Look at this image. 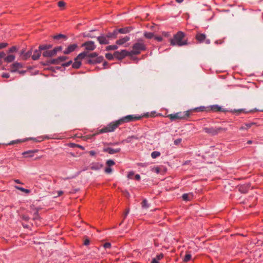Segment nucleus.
<instances>
[{"label":"nucleus","instance_id":"obj_1","mask_svg":"<svg viewBox=\"0 0 263 263\" xmlns=\"http://www.w3.org/2000/svg\"><path fill=\"white\" fill-rule=\"evenodd\" d=\"M143 117H150V115L149 114V113L147 112L146 114H145L142 116L136 115L126 116L120 119L119 120L116 121L115 122H112L110 123L106 126H105L102 128L101 129H99L97 133L93 134L92 136H93L98 134L114 132L120 125H121L125 123H128L140 120Z\"/></svg>","mask_w":263,"mask_h":263},{"label":"nucleus","instance_id":"obj_2","mask_svg":"<svg viewBox=\"0 0 263 263\" xmlns=\"http://www.w3.org/2000/svg\"><path fill=\"white\" fill-rule=\"evenodd\" d=\"M172 46H182L189 44L187 39L185 38V34L181 31L174 35L173 38L170 39Z\"/></svg>","mask_w":263,"mask_h":263},{"label":"nucleus","instance_id":"obj_3","mask_svg":"<svg viewBox=\"0 0 263 263\" xmlns=\"http://www.w3.org/2000/svg\"><path fill=\"white\" fill-rule=\"evenodd\" d=\"M146 50V46L143 40L139 39L132 46V50L129 51L130 55L139 54L141 51Z\"/></svg>","mask_w":263,"mask_h":263},{"label":"nucleus","instance_id":"obj_4","mask_svg":"<svg viewBox=\"0 0 263 263\" xmlns=\"http://www.w3.org/2000/svg\"><path fill=\"white\" fill-rule=\"evenodd\" d=\"M203 129L206 133L210 134L212 136H215L218 134L219 133L226 132L228 129L227 128H223L221 127H204Z\"/></svg>","mask_w":263,"mask_h":263},{"label":"nucleus","instance_id":"obj_5","mask_svg":"<svg viewBox=\"0 0 263 263\" xmlns=\"http://www.w3.org/2000/svg\"><path fill=\"white\" fill-rule=\"evenodd\" d=\"M30 208L34 212L32 220L35 221L36 226H39L41 224V217L39 214V209L35 208L33 205Z\"/></svg>","mask_w":263,"mask_h":263},{"label":"nucleus","instance_id":"obj_6","mask_svg":"<svg viewBox=\"0 0 263 263\" xmlns=\"http://www.w3.org/2000/svg\"><path fill=\"white\" fill-rule=\"evenodd\" d=\"M126 56H130L129 51L126 50H122L120 52L117 51L114 52V57L118 60H122Z\"/></svg>","mask_w":263,"mask_h":263},{"label":"nucleus","instance_id":"obj_7","mask_svg":"<svg viewBox=\"0 0 263 263\" xmlns=\"http://www.w3.org/2000/svg\"><path fill=\"white\" fill-rule=\"evenodd\" d=\"M196 40L200 43H203L205 41L206 44H209L211 41L209 39H206V35L203 33L198 32L195 36Z\"/></svg>","mask_w":263,"mask_h":263},{"label":"nucleus","instance_id":"obj_8","mask_svg":"<svg viewBox=\"0 0 263 263\" xmlns=\"http://www.w3.org/2000/svg\"><path fill=\"white\" fill-rule=\"evenodd\" d=\"M104 58L102 56L95 58H87L86 61V63L89 64H96L97 63H100L103 62Z\"/></svg>","mask_w":263,"mask_h":263},{"label":"nucleus","instance_id":"obj_9","mask_svg":"<svg viewBox=\"0 0 263 263\" xmlns=\"http://www.w3.org/2000/svg\"><path fill=\"white\" fill-rule=\"evenodd\" d=\"M82 47H85V49L87 51H92L96 48V45L93 41H90L84 43Z\"/></svg>","mask_w":263,"mask_h":263},{"label":"nucleus","instance_id":"obj_10","mask_svg":"<svg viewBox=\"0 0 263 263\" xmlns=\"http://www.w3.org/2000/svg\"><path fill=\"white\" fill-rule=\"evenodd\" d=\"M97 40L99 43L101 45H107L109 43L108 37L106 35L104 34H101L100 36L97 37Z\"/></svg>","mask_w":263,"mask_h":263},{"label":"nucleus","instance_id":"obj_11","mask_svg":"<svg viewBox=\"0 0 263 263\" xmlns=\"http://www.w3.org/2000/svg\"><path fill=\"white\" fill-rule=\"evenodd\" d=\"M78 45L77 44H73L69 45L67 48L63 51L64 54H69L73 52L77 48Z\"/></svg>","mask_w":263,"mask_h":263},{"label":"nucleus","instance_id":"obj_12","mask_svg":"<svg viewBox=\"0 0 263 263\" xmlns=\"http://www.w3.org/2000/svg\"><path fill=\"white\" fill-rule=\"evenodd\" d=\"M177 114L178 115V117H179L180 120H185L190 117L191 115V111L189 110L183 112H177Z\"/></svg>","mask_w":263,"mask_h":263},{"label":"nucleus","instance_id":"obj_13","mask_svg":"<svg viewBox=\"0 0 263 263\" xmlns=\"http://www.w3.org/2000/svg\"><path fill=\"white\" fill-rule=\"evenodd\" d=\"M23 67V64L20 63L15 62L11 66L10 71L12 72L17 71L20 68Z\"/></svg>","mask_w":263,"mask_h":263},{"label":"nucleus","instance_id":"obj_14","mask_svg":"<svg viewBox=\"0 0 263 263\" xmlns=\"http://www.w3.org/2000/svg\"><path fill=\"white\" fill-rule=\"evenodd\" d=\"M121 151L120 148H112L111 147H107V148H104L103 149V151L104 152H107L109 153V154H114L116 153H119Z\"/></svg>","mask_w":263,"mask_h":263},{"label":"nucleus","instance_id":"obj_15","mask_svg":"<svg viewBox=\"0 0 263 263\" xmlns=\"http://www.w3.org/2000/svg\"><path fill=\"white\" fill-rule=\"evenodd\" d=\"M133 29L132 27H126L120 29H117L118 33H120L121 34H126L129 33Z\"/></svg>","mask_w":263,"mask_h":263},{"label":"nucleus","instance_id":"obj_16","mask_svg":"<svg viewBox=\"0 0 263 263\" xmlns=\"http://www.w3.org/2000/svg\"><path fill=\"white\" fill-rule=\"evenodd\" d=\"M56 55L55 50H46L43 52V56L44 57H52Z\"/></svg>","mask_w":263,"mask_h":263},{"label":"nucleus","instance_id":"obj_17","mask_svg":"<svg viewBox=\"0 0 263 263\" xmlns=\"http://www.w3.org/2000/svg\"><path fill=\"white\" fill-rule=\"evenodd\" d=\"M207 107H205L204 106H200L198 107H196L193 109H190V111H191V114L193 112H203L204 111H209V109H207Z\"/></svg>","mask_w":263,"mask_h":263},{"label":"nucleus","instance_id":"obj_18","mask_svg":"<svg viewBox=\"0 0 263 263\" xmlns=\"http://www.w3.org/2000/svg\"><path fill=\"white\" fill-rule=\"evenodd\" d=\"M41 50L39 48L38 50L36 49L33 51V53L31 56L33 60H37L39 59L41 54Z\"/></svg>","mask_w":263,"mask_h":263},{"label":"nucleus","instance_id":"obj_19","mask_svg":"<svg viewBox=\"0 0 263 263\" xmlns=\"http://www.w3.org/2000/svg\"><path fill=\"white\" fill-rule=\"evenodd\" d=\"M32 53V49L28 51L27 52L24 53V51L21 52V55H22V59L24 60L28 59L29 58L31 57Z\"/></svg>","mask_w":263,"mask_h":263},{"label":"nucleus","instance_id":"obj_20","mask_svg":"<svg viewBox=\"0 0 263 263\" xmlns=\"http://www.w3.org/2000/svg\"><path fill=\"white\" fill-rule=\"evenodd\" d=\"M130 37L128 36H126L122 39L117 40L116 44L119 45H122L125 43L126 42L129 41Z\"/></svg>","mask_w":263,"mask_h":263},{"label":"nucleus","instance_id":"obj_21","mask_svg":"<svg viewBox=\"0 0 263 263\" xmlns=\"http://www.w3.org/2000/svg\"><path fill=\"white\" fill-rule=\"evenodd\" d=\"M59 62L58 60V58L54 59H51L47 60L45 63H43V65H49L50 64H59Z\"/></svg>","mask_w":263,"mask_h":263},{"label":"nucleus","instance_id":"obj_22","mask_svg":"<svg viewBox=\"0 0 263 263\" xmlns=\"http://www.w3.org/2000/svg\"><path fill=\"white\" fill-rule=\"evenodd\" d=\"M209 110H211L213 111L217 112V111H221L224 112L225 110L224 109L222 108L220 106H218V105H214L211 106V108L209 109Z\"/></svg>","mask_w":263,"mask_h":263},{"label":"nucleus","instance_id":"obj_23","mask_svg":"<svg viewBox=\"0 0 263 263\" xmlns=\"http://www.w3.org/2000/svg\"><path fill=\"white\" fill-rule=\"evenodd\" d=\"M103 167V165L98 162L92 163L90 165L92 170H99Z\"/></svg>","mask_w":263,"mask_h":263},{"label":"nucleus","instance_id":"obj_24","mask_svg":"<svg viewBox=\"0 0 263 263\" xmlns=\"http://www.w3.org/2000/svg\"><path fill=\"white\" fill-rule=\"evenodd\" d=\"M118 34L117 30L116 29L112 32H108L106 35L108 39H116L117 37Z\"/></svg>","mask_w":263,"mask_h":263},{"label":"nucleus","instance_id":"obj_25","mask_svg":"<svg viewBox=\"0 0 263 263\" xmlns=\"http://www.w3.org/2000/svg\"><path fill=\"white\" fill-rule=\"evenodd\" d=\"M88 52L84 51L78 54V55L76 58V60H80L85 59L86 57L88 58Z\"/></svg>","mask_w":263,"mask_h":263},{"label":"nucleus","instance_id":"obj_26","mask_svg":"<svg viewBox=\"0 0 263 263\" xmlns=\"http://www.w3.org/2000/svg\"><path fill=\"white\" fill-rule=\"evenodd\" d=\"M249 186L247 184H243L238 187V190L241 193H246L248 192Z\"/></svg>","mask_w":263,"mask_h":263},{"label":"nucleus","instance_id":"obj_27","mask_svg":"<svg viewBox=\"0 0 263 263\" xmlns=\"http://www.w3.org/2000/svg\"><path fill=\"white\" fill-rule=\"evenodd\" d=\"M182 197L184 201H191L193 198V194L192 193L184 194L182 195Z\"/></svg>","mask_w":263,"mask_h":263},{"label":"nucleus","instance_id":"obj_28","mask_svg":"<svg viewBox=\"0 0 263 263\" xmlns=\"http://www.w3.org/2000/svg\"><path fill=\"white\" fill-rule=\"evenodd\" d=\"M38 152V150L35 149L33 151H28L26 152H24L23 153V155L25 157H31L33 156V154L34 153H36Z\"/></svg>","mask_w":263,"mask_h":263},{"label":"nucleus","instance_id":"obj_29","mask_svg":"<svg viewBox=\"0 0 263 263\" xmlns=\"http://www.w3.org/2000/svg\"><path fill=\"white\" fill-rule=\"evenodd\" d=\"M256 123L255 122H251L249 123H245L242 125L240 128V130L248 129L252 127L253 125H256Z\"/></svg>","mask_w":263,"mask_h":263},{"label":"nucleus","instance_id":"obj_30","mask_svg":"<svg viewBox=\"0 0 263 263\" xmlns=\"http://www.w3.org/2000/svg\"><path fill=\"white\" fill-rule=\"evenodd\" d=\"M164 257V255L162 253L156 256V257L153 259L151 263H159V260L162 259Z\"/></svg>","mask_w":263,"mask_h":263},{"label":"nucleus","instance_id":"obj_31","mask_svg":"<svg viewBox=\"0 0 263 263\" xmlns=\"http://www.w3.org/2000/svg\"><path fill=\"white\" fill-rule=\"evenodd\" d=\"M74 62L72 63V67L75 69H78L81 65V62L80 60H76V58L74 59Z\"/></svg>","mask_w":263,"mask_h":263},{"label":"nucleus","instance_id":"obj_32","mask_svg":"<svg viewBox=\"0 0 263 263\" xmlns=\"http://www.w3.org/2000/svg\"><path fill=\"white\" fill-rule=\"evenodd\" d=\"M171 121H176L178 120L179 119V117H178V115L177 112L175 114H170L167 116Z\"/></svg>","mask_w":263,"mask_h":263},{"label":"nucleus","instance_id":"obj_33","mask_svg":"<svg viewBox=\"0 0 263 263\" xmlns=\"http://www.w3.org/2000/svg\"><path fill=\"white\" fill-rule=\"evenodd\" d=\"M52 47V45H50V44H48V45H47H47H41L39 46V48L41 51H42V50L46 51L48 49L51 48Z\"/></svg>","mask_w":263,"mask_h":263},{"label":"nucleus","instance_id":"obj_34","mask_svg":"<svg viewBox=\"0 0 263 263\" xmlns=\"http://www.w3.org/2000/svg\"><path fill=\"white\" fill-rule=\"evenodd\" d=\"M15 59V56L13 55H9L4 58V61L6 62H11Z\"/></svg>","mask_w":263,"mask_h":263},{"label":"nucleus","instance_id":"obj_35","mask_svg":"<svg viewBox=\"0 0 263 263\" xmlns=\"http://www.w3.org/2000/svg\"><path fill=\"white\" fill-rule=\"evenodd\" d=\"M251 111H246L245 109H237V110L234 109L233 110H231V112H232V113H236L237 114H240L241 112L247 114V113L250 112Z\"/></svg>","mask_w":263,"mask_h":263},{"label":"nucleus","instance_id":"obj_36","mask_svg":"<svg viewBox=\"0 0 263 263\" xmlns=\"http://www.w3.org/2000/svg\"><path fill=\"white\" fill-rule=\"evenodd\" d=\"M144 36L147 39H151L154 37V33L153 32H145L144 33Z\"/></svg>","mask_w":263,"mask_h":263},{"label":"nucleus","instance_id":"obj_37","mask_svg":"<svg viewBox=\"0 0 263 263\" xmlns=\"http://www.w3.org/2000/svg\"><path fill=\"white\" fill-rule=\"evenodd\" d=\"M68 146L70 147H72V148L79 147V148H81L82 150L84 149V147L83 146L79 145V144H75V143H69L68 144Z\"/></svg>","mask_w":263,"mask_h":263},{"label":"nucleus","instance_id":"obj_38","mask_svg":"<svg viewBox=\"0 0 263 263\" xmlns=\"http://www.w3.org/2000/svg\"><path fill=\"white\" fill-rule=\"evenodd\" d=\"M53 39L54 40H60L61 39H67V36L64 34H59L57 35H54L53 36Z\"/></svg>","mask_w":263,"mask_h":263},{"label":"nucleus","instance_id":"obj_39","mask_svg":"<svg viewBox=\"0 0 263 263\" xmlns=\"http://www.w3.org/2000/svg\"><path fill=\"white\" fill-rule=\"evenodd\" d=\"M15 187L17 190H20V191H21L22 192H24L25 193L29 194V193H30V191L29 190L26 189H24L23 187L17 186H16Z\"/></svg>","mask_w":263,"mask_h":263},{"label":"nucleus","instance_id":"obj_40","mask_svg":"<svg viewBox=\"0 0 263 263\" xmlns=\"http://www.w3.org/2000/svg\"><path fill=\"white\" fill-rule=\"evenodd\" d=\"M118 46L116 45H109L106 47V50H116L118 49Z\"/></svg>","mask_w":263,"mask_h":263},{"label":"nucleus","instance_id":"obj_41","mask_svg":"<svg viewBox=\"0 0 263 263\" xmlns=\"http://www.w3.org/2000/svg\"><path fill=\"white\" fill-rule=\"evenodd\" d=\"M160 156V153L157 151H154L152 153L151 156L153 158L155 159Z\"/></svg>","mask_w":263,"mask_h":263},{"label":"nucleus","instance_id":"obj_42","mask_svg":"<svg viewBox=\"0 0 263 263\" xmlns=\"http://www.w3.org/2000/svg\"><path fill=\"white\" fill-rule=\"evenodd\" d=\"M105 57L107 59H108V60H112L114 59V58H115L114 57V53L113 54H112L111 53H107L105 54Z\"/></svg>","mask_w":263,"mask_h":263},{"label":"nucleus","instance_id":"obj_43","mask_svg":"<svg viewBox=\"0 0 263 263\" xmlns=\"http://www.w3.org/2000/svg\"><path fill=\"white\" fill-rule=\"evenodd\" d=\"M98 54L96 52H93V53H88V58H96L98 57Z\"/></svg>","mask_w":263,"mask_h":263},{"label":"nucleus","instance_id":"obj_44","mask_svg":"<svg viewBox=\"0 0 263 263\" xmlns=\"http://www.w3.org/2000/svg\"><path fill=\"white\" fill-rule=\"evenodd\" d=\"M107 166L110 167L115 164V162L112 160H108L106 162Z\"/></svg>","mask_w":263,"mask_h":263},{"label":"nucleus","instance_id":"obj_45","mask_svg":"<svg viewBox=\"0 0 263 263\" xmlns=\"http://www.w3.org/2000/svg\"><path fill=\"white\" fill-rule=\"evenodd\" d=\"M192 256L190 254H187L185 255L183 261L184 262H187L191 259Z\"/></svg>","mask_w":263,"mask_h":263},{"label":"nucleus","instance_id":"obj_46","mask_svg":"<svg viewBox=\"0 0 263 263\" xmlns=\"http://www.w3.org/2000/svg\"><path fill=\"white\" fill-rule=\"evenodd\" d=\"M141 204H142V207L143 208H148V204L147 203V201L146 200V199H144L142 203H141Z\"/></svg>","mask_w":263,"mask_h":263},{"label":"nucleus","instance_id":"obj_47","mask_svg":"<svg viewBox=\"0 0 263 263\" xmlns=\"http://www.w3.org/2000/svg\"><path fill=\"white\" fill-rule=\"evenodd\" d=\"M58 5L60 8L64 9L65 6V3L63 1H59L58 3Z\"/></svg>","mask_w":263,"mask_h":263},{"label":"nucleus","instance_id":"obj_48","mask_svg":"<svg viewBox=\"0 0 263 263\" xmlns=\"http://www.w3.org/2000/svg\"><path fill=\"white\" fill-rule=\"evenodd\" d=\"M67 59H68V57L66 56H61V57H58V60H59V63H60L61 62H62L63 61H65Z\"/></svg>","mask_w":263,"mask_h":263},{"label":"nucleus","instance_id":"obj_49","mask_svg":"<svg viewBox=\"0 0 263 263\" xmlns=\"http://www.w3.org/2000/svg\"><path fill=\"white\" fill-rule=\"evenodd\" d=\"M72 61L71 60L67 62H66L65 63H63L62 64V66L63 67H67V66H69V65H70L71 64H72Z\"/></svg>","mask_w":263,"mask_h":263},{"label":"nucleus","instance_id":"obj_50","mask_svg":"<svg viewBox=\"0 0 263 263\" xmlns=\"http://www.w3.org/2000/svg\"><path fill=\"white\" fill-rule=\"evenodd\" d=\"M17 49L15 46H12L9 49V52L10 53H13L14 52L16 51Z\"/></svg>","mask_w":263,"mask_h":263},{"label":"nucleus","instance_id":"obj_51","mask_svg":"<svg viewBox=\"0 0 263 263\" xmlns=\"http://www.w3.org/2000/svg\"><path fill=\"white\" fill-rule=\"evenodd\" d=\"M83 36L84 37H90V38L95 37V36L91 35L90 33H84L83 34Z\"/></svg>","mask_w":263,"mask_h":263},{"label":"nucleus","instance_id":"obj_52","mask_svg":"<svg viewBox=\"0 0 263 263\" xmlns=\"http://www.w3.org/2000/svg\"><path fill=\"white\" fill-rule=\"evenodd\" d=\"M111 172H112V169L109 166L106 167L105 169V172L107 174H110L111 173Z\"/></svg>","mask_w":263,"mask_h":263},{"label":"nucleus","instance_id":"obj_53","mask_svg":"<svg viewBox=\"0 0 263 263\" xmlns=\"http://www.w3.org/2000/svg\"><path fill=\"white\" fill-rule=\"evenodd\" d=\"M22 218L26 221H28L30 219V218L28 216L25 215H22Z\"/></svg>","mask_w":263,"mask_h":263},{"label":"nucleus","instance_id":"obj_54","mask_svg":"<svg viewBox=\"0 0 263 263\" xmlns=\"http://www.w3.org/2000/svg\"><path fill=\"white\" fill-rule=\"evenodd\" d=\"M181 140H182L181 139H180V138L179 139H176V140H175L174 141V144L176 145H177L181 143Z\"/></svg>","mask_w":263,"mask_h":263},{"label":"nucleus","instance_id":"obj_55","mask_svg":"<svg viewBox=\"0 0 263 263\" xmlns=\"http://www.w3.org/2000/svg\"><path fill=\"white\" fill-rule=\"evenodd\" d=\"M153 171L155 172L157 174H158L160 172V169L158 167H154L153 168Z\"/></svg>","mask_w":263,"mask_h":263},{"label":"nucleus","instance_id":"obj_56","mask_svg":"<svg viewBox=\"0 0 263 263\" xmlns=\"http://www.w3.org/2000/svg\"><path fill=\"white\" fill-rule=\"evenodd\" d=\"M22 142V141H21L20 140H16V141H12L8 144L9 145H12V144H15V143H20V142Z\"/></svg>","mask_w":263,"mask_h":263},{"label":"nucleus","instance_id":"obj_57","mask_svg":"<svg viewBox=\"0 0 263 263\" xmlns=\"http://www.w3.org/2000/svg\"><path fill=\"white\" fill-rule=\"evenodd\" d=\"M8 44L6 43H0V49L6 47Z\"/></svg>","mask_w":263,"mask_h":263},{"label":"nucleus","instance_id":"obj_58","mask_svg":"<svg viewBox=\"0 0 263 263\" xmlns=\"http://www.w3.org/2000/svg\"><path fill=\"white\" fill-rule=\"evenodd\" d=\"M134 175V173L133 172H130L128 173V174L127 175V177L129 179H132Z\"/></svg>","mask_w":263,"mask_h":263},{"label":"nucleus","instance_id":"obj_59","mask_svg":"<svg viewBox=\"0 0 263 263\" xmlns=\"http://www.w3.org/2000/svg\"><path fill=\"white\" fill-rule=\"evenodd\" d=\"M5 55H6V53L3 52V51H2V52H0V59L2 60V59H4L5 57Z\"/></svg>","mask_w":263,"mask_h":263},{"label":"nucleus","instance_id":"obj_60","mask_svg":"<svg viewBox=\"0 0 263 263\" xmlns=\"http://www.w3.org/2000/svg\"><path fill=\"white\" fill-rule=\"evenodd\" d=\"M111 247V244L109 242H106L104 244V247L105 248H109Z\"/></svg>","mask_w":263,"mask_h":263},{"label":"nucleus","instance_id":"obj_61","mask_svg":"<svg viewBox=\"0 0 263 263\" xmlns=\"http://www.w3.org/2000/svg\"><path fill=\"white\" fill-rule=\"evenodd\" d=\"M62 49V46H58V47H55L53 50H55L56 51V53H57L58 51H61Z\"/></svg>","mask_w":263,"mask_h":263},{"label":"nucleus","instance_id":"obj_62","mask_svg":"<svg viewBox=\"0 0 263 263\" xmlns=\"http://www.w3.org/2000/svg\"><path fill=\"white\" fill-rule=\"evenodd\" d=\"M2 77L4 78H9L10 77V75L8 73H4L2 74Z\"/></svg>","mask_w":263,"mask_h":263},{"label":"nucleus","instance_id":"obj_63","mask_svg":"<svg viewBox=\"0 0 263 263\" xmlns=\"http://www.w3.org/2000/svg\"><path fill=\"white\" fill-rule=\"evenodd\" d=\"M155 39L159 42L162 41L163 38L161 36H155Z\"/></svg>","mask_w":263,"mask_h":263},{"label":"nucleus","instance_id":"obj_64","mask_svg":"<svg viewBox=\"0 0 263 263\" xmlns=\"http://www.w3.org/2000/svg\"><path fill=\"white\" fill-rule=\"evenodd\" d=\"M90 243V241L88 239H86L84 241V245L85 246H87Z\"/></svg>","mask_w":263,"mask_h":263}]
</instances>
